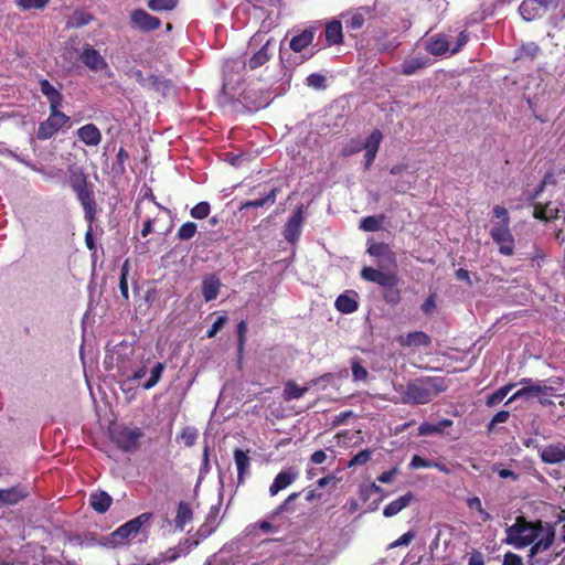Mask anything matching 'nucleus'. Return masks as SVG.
<instances>
[{
  "instance_id": "f8f14e48",
  "label": "nucleus",
  "mask_w": 565,
  "mask_h": 565,
  "mask_svg": "<svg viewBox=\"0 0 565 565\" xmlns=\"http://www.w3.org/2000/svg\"><path fill=\"white\" fill-rule=\"evenodd\" d=\"M79 60L86 67L94 72L103 71L108 66L107 62L100 55V53L88 43L83 45Z\"/></svg>"
},
{
  "instance_id": "338daca9",
  "label": "nucleus",
  "mask_w": 565,
  "mask_h": 565,
  "mask_svg": "<svg viewBox=\"0 0 565 565\" xmlns=\"http://www.w3.org/2000/svg\"><path fill=\"white\" fill-rule=\"evenodd\" d=\"M503 565H524L522 557L515 553L508 552L503 557Z\"/></svg>"
},
{
  "instance_id": "dca6fc26",
  "label": "nucleus",
  "mask_w": 565,
  "mask_h": 565,
  "mask_svg": "<svg viewBox=\"0 0 565 565\" xmlns=\"http://www.w3.org/2000/svg\"><path fill=\"white\" fill-rule=\"evenodd\" d=\"M29 495V490L23 486H14L9 489H0V505H13Z\"/></svg>"
},
{
  "instance_id": "bf43d9fd",
  "label": "nucleus",
  "mask_w": 565,
  "mask_h": 565,
  "mask_svg": "<svg viewBox=\"0 0 565 565\" xmlns=\"http://www.w3.org/2000/svg\"><path fill=\"white\" fill-rule=\"evenodd\" d=\"M227 322L226 316H220L215 322L212 324V327L207 330L206 337L207 338H214L225 326Z\"/></svg>"
},
{
  "instance_id": "6e6d98bb",
  "label": "nucleus",
  "mask_w": 565,
  "mask_h": 565,
  "mask_svg": "<svg viewBox=\"0 0 565 565\" xmlns=\"http://www.w3.org/2000/svg\"><path fill=\"white\" fill-rule=\"evenodd\" d=\"M307 85L315 89L326 88V77L319 73H312L307 77Z\"/></svg>"
},
{
  "instance_id": "f3484780",
  "label": "nucleus",
  "mask_w": 565,
  "mask_h": 565,
  "mask_svg": "<svg viewBox=\"0 0 565 565\" xmlns=\"http://www.w3.org/2000/svg\"><path fill=\"white\" fill-rule=\"evenodd\" d=\"M298 478V472L292 469L280 471L274 479V482L269 487V494L271 497L278 494L281 490L288 488Z\"/></svg>"
},
{
  "instance_id": "a211bd4d",
  "label": "nucleus",
  "mask_w": 565,
  "mask_h": 565,
  "mask_svg": "<svg viewBox=\"0 0 565 565\" xmlns=\"http://www.w3.org/2000/svg\"><path fill=\"white\" fill-rule=\"evenodd\" d=\"M303 222L302 206L298 207L288 220L285 227V238L288 242H295L300 236Z\"/></svg>"
},
{
  "instance_id": "c9c22d12",
  "label": "nucleus",
  "mask_w": 565,
  "mask_h": 565,
  "mask_svg": "<svg viewBox=\"0 0 565 565\" xmlns=\"http://www.w3.org/2000/svg\"><path fill=\"white\" fill-rule=\"evenodd\" d=\"M359 303L348 295H340L335 300V308L342 313H352L358 310Z\"/></svg>"
},
{
  "instance_id": "c03bdc74",
  "label": "nucleus",
  "mask_w": 565,
  "mask_h": 565,
  "mask_svg": "<svg viewBox=\"0 0 565 565\" xmlns=\"http://www.w3.org/2000/svg\"><path fill=\"white\" fill-rule=\"evenodd\" d=\"M49 3L50 0H15V6L23 11L32 9L43 10Z\"/></svg>"
},
{
  "instance_id": "b1692460",
  "label": "nucleus",
  "mask_w": 565,
  "mask_h": 565,
  "mask_svg": "<svg viewBox=\"0 0 565 565\" xmlns=\"http://www.w3.org/2000/svg\"><path fill=\"white\" fill-rule=\"evenodd\" d=\"M414 500V494L412 492H407L404 495H401L396 500L390 502L383 510V515L385 518H392L399 513L403 509L408 507L411 502Z\"/></svg>"
},
{
  "instance_id": "680f3d73",
  "label": "nucleus",
  "mask_w": 565,
  "mask_h": 565,
  "mask_svg": "<svg viewBox=\"0 0 565 565\" xmlns=\"http://www.w3.org/2000/svg\"><path fill=\"white\" fill-rule=\"evenodd\" d=\"M414 537H415V532L408 531V532L404 533L402 536H399L397 540L392 542L390 544V547L394 548V547L402 546V545L407 546L411 544V542L414 540Z\"/></svg>"
},
{
  "instance_id": "20e7f679",
  "label": "nucleus",
  "mask_w": 565,
  "mask_h": 565,
  "mask_svg": "<svg viewBox=\"0 0 565 565\" xmlns=\"http://www.w3.org/2000/svg\"><path fill=\"white\" fill-rule=\"evenodd\" d=\"M447 390L444 377L425 376L409 381L403 393V401L415 405L431 402L439 393Z\"/></svg>"
},
{
  "instance_id": "7ed1b4c3",
  "label": "nucleus",
  "mask_w": 565,
  "mask_h": 565,
  "mask_svg": "<svg viewBox=\"0 0 565 565\" xmlns=\"http://www.w3.org/2000/svg\"><path fill=\"white\" fill-rule=\"evenodd\" d=\"M564 382L565 380L559 376H554L545 381H533L530 377H523L520 381L522 387L510 396L505 405L521 398L530 399L536 397L541 405L550 406L553 404L551 397H559L564 395L561 393V391H563Z\"/></svg>"
},
{
  "instance_id": "4c0bfd02",
  "label": "nucleus",
  "mask_w": 565,
  "mask_h": 565,
  "mask_svg": "<svg viewBox=\"0 0 565 565\" xmlns=\"http://www.w3.org/2000/svg\"><path fill=\"white\" fill-rule=\"evenodd\" d=\"M383 139V135L380 129H374L366 140L362 143V150L377 153L380 149L381 141Z\"/></svg>"
},
{
  "instance_id": "49530a36",
  "label": "nucleus",
  "mask_w": 565,
  "mask_h": 565,
  "mask_svg": "<svg viewBox=\"0 0 565 565\" xmlns=\"http://www.w3.org/2000/svg\"><path fill=\"white\" fill-rule=\"evenodd\" d=\"M210 212H211L210 204L205 201H202V202H199L198 204H195L191 209L190 215L196 220H204L209 216Z\"/></svg>"
},
{
  "instance_id": "6ab92c4d",
  "label": "nucleus",
  "mask_w": 565,
  "mask_h": 565,
  "mask_svg": "<svg viewBox=\"0 0 565 565\" xmlns=\"http://www.w3.org/2000/svg\"><path fill=\"white\" fill-rule=\"evenodd\" d=\"M78 139L86 146L95 147L102 141V132L94 124H86L76 131Z\"/></svg>"
},
{
  "instance_id": "69168bd1",
  "label": "nucleus",
  "mask_w": 565,
  "mask_h": 565,
  "mask_svg": "<svg viewBox=\"0 0 565 565\" xmlns=\"http://www.w3.org/2000/svg\"><path fill=\"white\" fill-rule=\"evenodd\" d=\"M164 86V82L157 75H149V82L146 86L147 89L159 92Z\"/></svg>"
},
{
  "instance_id": "052dcab7",
  "label": "nucleus",
  "mask_w": 565,
  "mask_h": 565,
  "mask_svg": "<svg viewBox=\"0 0 565 565\" xmlns=\"http://www.w3.org/2000/svg\"><path fill=\"white\" fill-rule=\"evenodd\" d=\"M411 469H420V468H433L431 461L423 458L419 455H414L411 462Z\"/></svg>"
},
{
  "instance_id": "5701e85b",
  "label": "nucleus",
  "mask_w": 565,
  "mask_h": 565,
  "mask_svg": "<svg viewBox=\"0 0 565 565\" xmlns=\"http://www.w3.org/2000/svg\"><path fill=\"white\" fill-rule=\"evenodd\" d=\"M234 460L237 469V481L238 484L244 482L245 476L249 472L250 458L248 451H244L241 448L234 450Z\"/></svg>"
},
{
  "instance_id": "4468645a",
  "label": "nucleus",
  "mask_w": 565,
  "mask_h": 565,
  "mask_svg": "<svg viewBox=\"0 0 565 565\" xmlns=\"http://www.w3.org/2000/svg\"><path fill=\"white\" fill-rule=\"evenodd\" d=\"M540 458L544 463H559L565 461V444L556 443L540 450Z\"/></svg>"
},
{
  "instance_id": "c85d7f7f",
  "label": "nucleus",
  "mask_w": 565,
  "mask_h": 565,
  "mask_svg": "<svg viewBox=\"0 0 565 565\" xmlns=\"http://www.w3.org/2000/svg\"><path fill=\"white\" fill-rule=\"evenodd\" d=\"M545 9L534 0H524L519 7V12L525 21H533L540 17L541 10Z\"/></svg>"
},
{
  "instance_id": "423d86ee",
  "label": "nucleus",
  "mask_w": 565,
  "mask_h": 565,
  "mask_svg": "<svg viewBox=\"0 0 565 565\" xmlns=\"http://www.w3.org/2000/svg\"><path fill=\"white\" fill-rule=\"evenodd\" d=\"M68 183L83 206L85 220L93 224L97 214L93 184L88 182L87 175L79 168H70Z\"/></svg>"
},
{
  "instance_id": "cd10ccee",
  "label": "nucleus",
  "mask_w": 565,
  "mask_h": 565,
  "mask_svg": "<svg viewBox=\"0 0 565 565\" xmlns=\"http://www.w3.org/2000/svg\"><path fill=\"white\" fill-rule=\"evenodd\" d=\"M140 531L139 519H132L119 526L111 535L115 542H119L137 534Z\"/></svg>"
},
{
  "instance_id": "4d7b16f0",
  "label": "nucleus",
  "mask_w": 565,
  "mask_h": 565,
  "mask_svg": "<svg viewBox=\"0 0 565 565\" xmlns=\"http://www.w3.org/2000/svg\"><path fill=\"white\" fill-rule=\"evenodd\" d=\"M362 150V143L359 141V140H355V139H351L350 142H348L342 151H341V154L343 157H350L354 153H358Z\"/></svg>"
},
{
  "instance_id": "473e14b6",
  "label": "nucleus",
  "mask_w": 565,
  "mask_h": 565,
  "mask_svg": "<svg viewBox=\"0 0 565 565\" xmlns=\"http://www.w3.org/2000/svg\"><path fill=\"white\" fill-rule=\"evenodd\" d=\"M452 425V420L445 418L437 424H431L428 422L422 423L418 427V435L419 436H428L433 434H440L446 428L450 427Z\"/></svg>"
},
{
  "instance_id": "a19ab883",
  "label": "nucleus",
  "mask_w": 565,
  "mask_h": 565,
  "mask_svg": "<svg viewBox=\"0 0 565 565\" xmlns=\"http://www.w3.org/2000/svg\"><path fill=\"white\" fill-rule=\"evenodd\" d=\"M307 391V387H300L295 382L289 381L285 385L284 397L286 401L297 399L302 397Z\"/></svg>"
},
{
  "instance_id": "9b49d317",
  "label": "nucleus",
  "mask_w": 565,
  "mask_h": 565,
  "mask_svg": "<svg viewBox=\"0 0 565 565\" xmlns=\"http://www.w3.org/2000/svg\"><path fill=\"white\" fill-rule=\"evenodd\" d=\"M375 9L372 7H360L355 10L347 11L342 14L344 25L349 31L360 30L364 23L374 18Z\"/></svg>"
},
{
  "instance_id": "f03ea898",
  "label": "nucleus",
  "mask_w": 565,
  "mask_h": 565,
  "mask_svg": "<svg viewBox=\"0 0 565 565\" xmlns=\"http://www.w3.org/2000/svg\"><path fill=\"white\" fill-rule=\"evenodd\" d=\"M41 93L47 98L50 104L49 117L40 122L36 137L40 140H46L52 138L60 129L70 124V116L65 115L60 110L63 105V94L57 90L47 79H40Z\"/></svg>"
},
{
  "instance_id": "774afa93",
  "label": "nucleus",
  "mask_w": 565,
  "mask_h": 565,
  "mask_svg": "<svg viewBox=\"0 0 565 565\" xmlns=\"http://www.w3.org/2000/svg\"><path fill=\"white\" fill-rule=\"evenodd\" d=\"M436 309L435 295H430L422 305V311L426 315L431 313Z\"/></svg>"
},
{
  "instance_id": "bb28decb",
  "label": "nucleus",
  "mask_w": 565,
  "mask_h": 565,
  "mask_svg": "<svg viewBox=\"0 0 565 565\" xmlns=\"http://www.w3.org/2000/svg\"><path fill=\"white\" fill-rule=\"evenodd\" d=\"M193 519V512L190 504L185 501H180L177 509V515L174 518L175 529L183 531L184 526L189 524Z\"/></svg>"
},
{
  "instance_id": "1a4fd4ad",
  "label": "nucleus",
  "mask_w": 565,
  "mask_h": 565,
  "mask_svg": "<svg viewBox=\"0 0 565 565\" xmlns=\"http://www.w3.org/2000/svg\"><path fill=\"white\" fill-rule=\"evenodd\" d=\"M367 253L370 256L379 259L377 269L384 270V263L391 266V270H396L397 268V259L395 252L391 248L387 243L384 242H373L367 247Z\"/></svg>"
},
{
  "instance_id": "2f4dec72",
  "label": "nucleus",
  "mask_w": 565,
  "mask_h": 565,
  "mask_svg": "<svg viewBox=\"0 0 565 565\" xmlns=\"http://www.w3.org/2000/svg\"><path fill=\"white\" fill-rule=\"evenodd\" d=\"M431 343L430 337L424 331L409 332L402 341L403 347H428Z\"/></svg>"
},
{
  "instance_id": "4be33fe9",
  "label": "nucleus",
  "mask_w": 565,
  "mask_h": 565,
  "mask_svg": "<svg viewBox=\"0 0 565 565\" xmlns=\"http://www.w3.org/2000/svg\"><path fill=\"white\" fill-rule=\"evenodd\" d=\"M221 280L216 275H209L202 281V295L206 302L217 298L221 289Z\"/></svg>"
},
{
  "instance_id": "a878e982",
  "label": "nucleus",
  "mask_w": 565,
  "mask_h": 565,
  "mask_svg": "<svg viewBox=\"0 0 565 565\" xmlns=\"http://www.w3.org/2000/svg\"><path fill=\"white\" fill-rule=\"evenodd\" d=\"M429 57L425 55L405 60L402 64L401 73L407 76L414 75L419 70L427 67L429 65Z\"/></svg>"
},
{
  "instance_id": "5fc2aeb1",
  "label": "nucleus",
  "mask_w": 565,
  "mask_h": 565,
  "mask_svg": "<svg viewBox=\"0 0 565 565\" xmlns=\"http://www.w3.org/2000/svg\"><path fill=\"white\" fill-rule=\"evenodd\" d=\"M181 439L186 447H191L195 444L198 439V431L195 428L185 427L182 429Z\"/></svg>"
},
{
  "instance_id": "de8ad7c7",
  "label": "nucleus",
  "mask_w": 565,
  "mask_h": 565,
  "mask_svg": "<svg viewBox=\"0 0 565 565\" xmlns=\"http://www.w3.org/2000/svg\"><path fill=\"white\" fill-rule=\"evenodd\" d=\"M351 370L353 381H365L369 376L367 370L360 363L358 359L351 360Z\"/></svg>"
},
{
  "instance_id": "ea45409f",
  "label": "nucleus",
  "mask_w": 565,
  "mask_h": 565,
  "mask_svg": "<svg viewBox=\"0 0 565 565\" xmlns=\"http://www.w3.org/2000/svg\"><path fill=\"white\" fill-rule=\"evenodd\" d=\"M384 221V215H372L363 217L360 222V228L364 232L379 231Z\"/></svg>"
},
{
  "instance_id": "39448f33",
  "label": "nucleus",
  "mask_w": 565,
  "mask_h": 565,
  "mask_svg": "<svg viewBox=\"0 0 565 565\" xmlns=\"http://www.w3.org/2000/svg\"><path fill=\"white\" fill-rule=\"evenodd\" d=\"M360 276L363 280L382 287V298L387 305L395 307L402 301V292L398 288L399 277L396 270H382L364 266Z\"/></svg>"
},
{
  "instance_id": "8fccbe9b",
  "label": "nucleus",
  "mask_w": 565,
  "mask_h": 565,
  "mask_svg": "<svg viewBox=\"0 0 565 565\" xmlns=\"http://www.w3.org/2000/svg\"><path fill=\"white\" fill-rule=\"evenodd\" d=\"M540 52V47L537 44L531 42L523 44L518 52V58H530L533 60L537 53Z\"/></svg>"
},
{
  "instance_id": "e433bc0d",
  "label": "nucleus",
  "mask_w": 565,
  "mask_h": 565,
  "mask_svg": "<svg viewBox=\"0 0 565 565\" xmlns=\"http://www.w3.org/2000/svg\"><path fill=\"white\" fill-rule=\"evenodd\" d=\"M533 216L541 221H552L558 217L557 209H550L548 204L543 205L541 203L535 204Z\"/></svg>"
},
{
  "instance_id": "37998d69",
  "label": "nucleus",
  "mask_w": 565,
  "mask_h": 565,
  "mask_svg": "<svg viewBox=\"0 0 565 565\" xmlns=\"http://www.w3.org/2000/svg\"><path fill=\"white\" fill-rule=\"evenodd\" d=\"M179 0H149L147 6L150 10L160 12V11H171L175 9Z\"/></svg>"
},
{
  "instance_id": "864d4df0",
  "label": "nucleus",
  "mask_w": 565,
  "mask_h": 565,
  "mask_svg": "<svg viewBox=\"0 0 565 565\" xmlns=\"http://www.w3.org/2000/svg\"><path fill=\"white\" fill-rule=\"evenodd\" d=\"M510 418V412L509 411H500L498 412L492 419L487 425L488 433L492 431L495 425L507 423Z\"/></svg>"
},
{
  "instance_id": "ddd939ff",
  "label": "nucleus",
  "mask_w": 565,
  "mask_h": 565,
  "mask_svg": "<svg viewBox=\"0 0 565 565\" xmlns=\"http://www.w3.org/2000/svg\"><path fill=\"white\" fill-rule=\"evenodd\" d=\"M275 45V40L269 38L263 46L256 51L248 62L245 64L250 71H254L263 65H265L271 57V49Z\"/></svg>"
},
{
  "instance_id": "393cba45",
  "label": "nucleus",
  "mask_w": 565,
  "mask_h": 565,
  "mask_svg": "<svg viewBox=\"0 0 565 565\" xmlns=\"http://www.w3.org/2000/svg\"><path fill=\"white\" fill-rule=\"evenodd\" d=\"M111 502L113 499L106 491H96L89 495V504L97 513L107 512Z\"/></svg>"
},
{
  "instance_id": "79ce46f5",
  "label": "nucleus",
  "mask_w": 565,
  "mask_h": 565,
  "mask_svg": "<svg viewBox=\"0 0 565 565\" xmlns=\"http://www.w3.org/2000/svg\"><path fill=\"white\" fill-rule=\"evenodd\" d=\"M164 367H166L164 363L157 362L151 370L150 377L148 379V381H146L142 384V388L150 390V388L154 387L158 384V382L160 381L162 373L164 371Z\"/></svg>"
},
{
  "instance_id": "0eeeda50",
  "label": "nucleus",
  "mask_w": 565,
  "mask_h": 565,
  "mask_svg": "<svg viewBox=\"0 0 565 565\" xmlns=\"http://www.w3.org/2000/svg\"><path fill=\"white\" fill-rule=\"evenodd\" d=\"M141 428L121 426L109 430L110 440L125 452H134L139 447V440L143 437Z\"/></svg>"
},
{
  "instance_id": "a18cd8bd",
  "label": "nucleus",
  "mask_w": 565,
  "mask_h": 565,
  "mask_svg": "<svg viewBox=\"0 0 565 565\" xmlns=\"http://www.w3.org/2000/svg\"><path fill=\"white\" fill-rule=\"evenodd\" d=\"M196 230L198 226L194 222H185L179 227L177 238L180 241H189L195 235Z\"/></svg>"
},
{
  "instance_id": "72a5a7b5",
  "label": "nucleus",
  "mask_w": 565,
  "mask_h": 565,
  "mask_svg": "<svg viewBox=\"0 0 565 565\" xmlns=\"http://www.w3.org/2000/svg\"><path fill=\"white\" fill-rule=\"evenodd\" d=\"M279 190L277 188H273L269 193H267L264 198L249 200L241 204L239 210L263 207L266 204L273 205L276 202V198Z\"/></svg>"
},
{
  "instance_id": "6e6552de",
  "label": "nucleus",
  "mask_w": 565,
  "mask_h": 565,
  "mask_svg": "<svg viewBox=\"0 0 565 565\" xmlns=\"http://www.w3.org/2000/svg\"><path fill=\"white\" fill-rule=\"evenodd\" d=\"M490 237L498 245L501 255L512 256L515 249V239L508 225H493L490 230Z\"/></svg>"
},
{
  "instance_id": "f257e3e1",
  "label": "nucleus",
  "mask_w": 565,
  "mask_h": 565,
  "mask_svg": "<svg viewBox=\"0 0 565 565\" xmlns=\"http://www.w3.org/2000/svg\"><path fill=\"white\" fill-rule=\"evenodd\" d=\"M503 542L516 550L530 546L529 558L551 548L555 541V529L552 524L544 526L542 520L529 521L519 515L515 522L505 530Z\"/></svg>"
},
{
  "instance_id": "58836bf2",
  "label": "nucleus",
  "mask_w": 565,
  "mask_h": 565,
  "mask_svg": "<svg viewBox=\"0 0 565 565\" xmlns=\"http://www.w3.org/2000/svg\"><path fill=\"white\" fill-rule=\"evenodd\" d=\"M130 270V262L129 259H126L120 268V277H119V290L121 294V297L125 301H128L129 299V291H128V275Z\"/></svg>"
},
{
  "instance_id": "0e129e2a",
  "label": "nucleus",
  "mask_w": 565,
  "mask_h": 565,
  "mask_svg": "<svg viewBox=\"0 0 565 565\" xmlns=\"http://www.w3.org/2000/svg\"><path fill=\"white\" fill-rule=\"evenodd\" d=\"M468 42V34L466 31H461L457 36L456 44L450 49L451 54L458 53Z\"/></svg>"
},
{
  "instance_id": "9d476101",
  "label": "nucleus",
  "mask_w": 565,
  "mask_h": 565,
  "mask_svg": "<svg viewBox=\"0 0 565 565\" xmlns=\"http://www.w3.org/2000/svg\"><path fill=\"white\" fill-rule=\"evenodd\" d=\"M129 23L132 29L140 32H151L161 26V20L158 17L151 15L143 9H135L130 12Z\"/></svg>"
},
{
  "instance_id": "c756f323",
  "label": "nucleus",
  "mask_w": 565,
  "mask_h": 565,
  "mask_svg": "<svg viewBox=\"0 0 565 565\" xmlns=\"http://www.w3.org/2000/svg\"><path fill=\"white\" fill-rule=\"evenodd\" d=\"M326 41L329 45H337L343 42L342 24L340 21L333 20L326 25Z\"/></svg>"
},
{
  "instance_id": "3c124183",
  "label": "nucleus",
  "mask_w": 565,
  "mask_h": 565,
  "mask_svg": "<svg viewBox=\"0 0 565 565\" xmlns=\"http://www.w3.org/2000/svg\"><path fill=\"white\" fill-rule=\"evenodd\" d=\"M371 456L372 450L363 449L350 459L348 467L363 466L371 459Z\"/></svg>"
},
{
  "instance_id": "09e8293b",
  "label": "nucleus",
  "mask_w": 565,
  "mask_h": 565,
  "mask_svg": "<svg viewBox=\"0 0 565 565\" xmlns=\"http://www.w3.org/2000/svg\"><path fill=\"white\" fill-rule=\"evenodd\" d=\"M128 159H129L128 151L125 148L120 147L116 154V161L113 164V170L120 174L125 173V171H126L125 163Z\"/></svg>"
},
{
  "instance_id": "13d9d810",
  "label": "nucleus",
  "mask_w": 565,
  "mask_h": 565,
  "mask_svg": "<svg viewBox=\"0 0 565 565\" xmlns=\"http://www.w3.org/2000/svg\"><path fill=\"white\" fill-rule=\"evenodd\" d=\"M236 332H237V338H238L237 339V348H238V352L241 353L244 350V345H245V341H246V332H247V324L244 320L237 324Z\"/></svg>"
},
{
  "instance_id": "2eb2a0df",
  "label": "nucleus",
  "mask_w": 565,
  "mask_h": 565,
  "mask_svg": "<svg viewBox=\"0 0 565 565\" xmlns=\"http://www.w3.org/2000/svg\"><path fill=\"white\" fill-rule=\"evenodd\" d=\"M316 31V26H309L305 29L302 32L294 35L289 41L290 50L294 51L295 53L302 52L313 42Z\"/></svg>"
},
{
  "instance_id": "f704fd0d",
  "label": "nucleus",
  "mask_w": 565,
  "mask_h": 565,
  "mask_svg": "<svg viewBox=\"0 0 565 565\" xmlns=\"http://www.w3.org/2000/svg\"><path fill=\"white\" fill-rule=\"evenodd\" d=\"M515 386L514 383H509L504 386H501L497 391H494L492 394L487 396L486 405L488 407H493L499 405L504 397L512 391V388Z\"/></svg>"
},
{
  "instance_id": "7c9ffc66",
  "label": "nucleus",
  "mask_w": 565,
  "mask_h": 565,
  "mask_svg": "<svg viewBox=\"0 0 565 565\" xmlns=\"http://www.w3.org/2000/svg\"><path fill=\"white\" fill-rule=\"evenodd\" d=\"M94 20V15L84 11L75 10L66 21L67 29H79L89 24Z\"/></svg>"
},
{
  "instance_id": "aec40b11",
  "label": "nucleus",
  "mask_w": 565,
  "mask_h": 565,
  "mask_svg": "<svg viewBox=\"0 0 565 565\" xmlns=\"http://www.w3.org/2000/svg\"><path fill=\"white\" fill-rule=\"evenodd\" d=\"M198 545V541H191L190 539H185L184 541L179 543L178 547H171L166 551L159 558H154V565H164L167 562H174L180 557V551H183L182 546H184L185 551H190L192 547Z\"/></svg>"
},
{
  "instance_id": "e2e57ef3",
  "label": "nucleus",
  "mask_w": 565,
  "mask_h": 565,
  "mask_svg": "<svg viewBox=\"0 0 565 565\" xmlns=\"http://www.w3.org/2000/svg\"><path fill=\"white\" fill-rule=\"evenodd\" d=\"M299 492H292L289 494L273 512V515H278L288 510L290 502L295 501L299 497Z\"/></svg>"
},
{
  "instance_id": "412c9836",
  "label": "nucleus",
  "mask_w": 565,
  "mask_h": 565,
  "mask_svg": "<svg viewBox=\"0 0 565 565\" xmlns=\"http://www.w3.org/2000/svg\"><path fill=\"white\" fill-rule=\"evenodd\" d=\"M426 51L435 56H440L450 51L449 41L446 34L431 35L426 42Z\"/></svg>"
},
{
  "instance_id": "603ef678",
  "label": "nucleus",
  "mask_w": 565,
  "mask_h": 565,
  "mask_svg": "<svg viewBox=\"0 0 565 565\" xmlns=\"http://www.w3.org/2000/svg\"><path fill=\"white\" fill-rule=\"evenodd\" d=\"M492 214L495 218L500 220V222L494 225H508L510 226V215L508 210L501 205H494L492 209Z\"/></svg>"
}]
</instances>
